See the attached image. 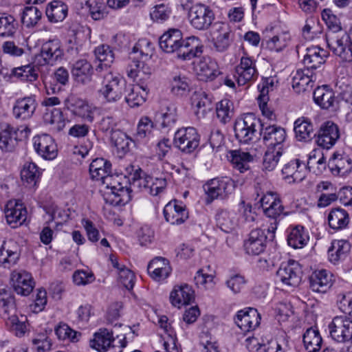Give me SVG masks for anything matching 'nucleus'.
Returning a JSON list of instances; mask_svg holds the SVG:
<instances>
[{
  "instance_id": "nucleus-1",
  "label": "nucleus",
  "mask_w": 352,
  "mask_h": 352,
  "mask_svg": "<svg viewBox=\"0 0 352 352\" xmlns=\"http://www.w3.org/2000/svg\"><path fill=\"white\" fill-rule=\"evenodd\" d=\"M111 171V164L96 170L95 173L89 172L93 179L102 181L104 184L107 185L110 193L114 196L113 201L116 204L124 205L131 200V191L126 186H122L118 182V186L113 185L110 180L112 179V175H110Z\"/></svg>"
},
{
  "instance_id": "nucleus-2",
  "label": "nucleus",
  "mask_w": 352,
  "mask_h": 352,
  "mask_svg": "<svg viewBox=\"0 0 352 352\" xmlns=\"http://www.w3.org/2000/svg\"><path fill=\"white\" fill-rule=\"evenodd\" d=\"M260 203L265 215L274 220L267 230V232L270 234V239H273L279 218L283 214L284 207L277 195L271 192L264 195L261 197Z\"/></svg>"
},
{
  "instance_id": "nucleus-3",
  "label": "nucleus",
  "mask_w": 352,
  "mask_h": 352,
  "mask_svg": "<svg viewBox=\"0 0 352 352\" xmlns=\"http://www.w3.org/2000/svg\"><path fill=\"white\" fill-rule=\"evenodd\" d=\"M187 17L191 27L199 31L209 30L215 19L214 13L211 8L201 3L192 5L188 10Z\"/></svg>"
},
{
  "instance_id": "nucleus-4",
  "label": "nucleus",
  "mask_w": 352,
  "mask_h": 352,
  "mask_svg": "<svg viewBox=\"0 0 352 352\" xmlns=\"http://www.w3.org/2000/svg\"><path fill=\"white\" fill-rule=\"evenodd\" d=\"M262 126L259 119L253 113H248L236 120L234 127L235 136L240 142L248 143L256 137Z\"/></svg>"
},
{
  "instance_id": "nucleus-5",
  "label": "nucleus",
  "mask_w": 352,
  "mask_h": 352,
  "mask_svg": "<svg viewBox=\"0 0 352 352\" xmlns=\"http://www.w3.org/2000/svg\"><path fill=\"white\" fill-rule=\"evenodd\" d=\"M235 187L234 182L230 177H217L208 181L204 186L207 195L206 203L214 199H224L232 192Z\"/></svg>"
},
{
  "instance_id": "nucleus-6",
  "label": "nucleus",
  "mask_w": 352,
  "mask_h": 352,
  "mask_svg": "<svg viewBox=\"0 0 352 352\" xmlns=\"http://www.w3.org/2000/svg\"><path fill=\"white\" fill-rule=\"evenodd\" d=\"M102 78V87L100 90L101 95L107 102H115L122 96L123 84L120 78L111 71L99 74Z\"/></svg>"
},
{
  "instance_id": "nucleus-7",
  "label": "nucleus",
  "mask_w": 352,
  "mask_h": 352,
  "mask_svg": "<svg viewBox=\"0 0 352 352\" xmlns=\"http://www.w3.org/2000/svg\"><path fill=\"white\" fill-rule=\"evenodd\" d=\"M174 144L181 151L191 153L199 144V135L193 127L182 128L175 133Z\"/></svg>"
},
{
  "instance_id": "nucleus-8",
  "label": "nucleus",
  "mask_w": 352,
  "mask_h": 352,
  "mask_svg": "<svg viewBox=\"0 0 352 352\" xmlns=\"http://www.w3.org/2000/svg\"><path fill=\"white\" fill-rule=\"evenodd\" d=\"M329 328L331 338L338 342L352 339V320L346 316L334 317Z\"/></svg>"
},
{
  "instance_id": "nucleus-9",
  "label": "nucleus",
  "mask_w": 352,
  "mask_h": 352,
  "mask_svg": "<svg viewBox=\"0 0 352 352\" xmlns=\"http://www.w3.org/2000/svg\"><path fill=\"white\" fill-rule=\"evenodd\" d=\"M302 274L300 264L294 260H290L286 263L281 264L276 272V276L284 285L296 287L301 281Z\"/></svg>"
},
{
  "instance_id": "nucleus-10",
  "label": "nucleus",
  "mask_w": 352,
  "mask_h": 352,
  "mask_svg": "<svg viewBox=\"0 0 352 352\" xmlns=\"http://www.w3.org/2000/svg\"><path fill=\"white\" fill-rule=\"evenodd\" d=\"M316 144L324 149H330L340 138L339 128L331 121L322 123L316 133Z\"/></svg>"
},
{
  "instance_id": "nucleus-11",
  "label": "nucleus",
  "mask_w": 352,
  "mask_h": 352,
  "mask_svg": "<svg viewBox=\"0 0 352 352\" xmlns=\"http://www.w3.org/2000/svg\"><path fill=\"white\" fill-rule=\"evenodd\" d=\"M267 239L265 230L259 228L252 230L243 242L245 253L251 256H256L263 253L266 248Z\"/></svg>"
},
{
  "instance_id": "nucleus-12",
  "label": "nucleus",
  "mask_w": 352,
  "mask_h": 352,
  "mask_svg": "<svg viewBox=\"0 0 352 352\" xmlns=\"http://www.w3.org/2000/svg\"><path fill=\"white\" fill-rule=\"evenodd\" d=\"M204 45L197 36H192L182 39L175 52L178 58L186 60L201 55Z\"/></svg>"
},
{
  "instance_id": "nucleus-13",
  "label": "nucleus",
  "mask_w": 352,
  "mask_h": 352,
  "mask_svg": "<svg viewBox=\"0 0 352 352\" xmlns=\"http://www.w3.org/2000/svg\"><path fill=\"white\" fill-rule=\"evenodd\" d=\"M4 212L7 223L13 228L23 225L27 219V209L20 200L9 201Z\"/></svg>"
},
{
  "instance_id": "nucleus-14",
  "label": "nucleus",
  "mask_w": 352,
  "mask_h": 352,
  "mask_svg": "<svg viewBox=\"0 0 352 352\" xmlns=\"http://www.w3.org/2000/svg\"><path fill=\"white\" fill-rule=\"evenodd\" d=\"M142 42H138L132 49L129 58V63L126 68V72L128 77L132 79H135L138 77L141 76L142 74H146L144 71V65L143 60H140L141 57L147 58L148 54L146 52H144L141 50Z\"/></svg>"
},
{
  "instance_id": "nucleus-15",
  "label": "nucleus",
  "mask_w": 352,
  "mask_h": 352,
  "mask_svg": "<svg viewBox=\"0 0 352 352\" xmlns=\"http://www.w3.org/2000/svg\"><path fill=\"white\" fill-rule=\"evenodd\" d=\"M328 45L343 61H352V41L348 34L342 33L331 38Z\"/></svg>"
},
{
  "instance_id": "nucleus-16",
  "label": "nucleus",
  "mask_w": 352,
  "mask_h": 352,
  "mask_svg": "<svg viewBox=\"0 0 352 352\" xmlns=\"http://www.w3.org/2000/svg\"><path fill=\"white\" fill-rule=\"evenodd\" d=\"M234 322L244 332H249L257 328L261 322V316L256 309L248 307L237 311Z\"/></svg>"
},
{
  "instance_id": "nucleus-17",
  "label": "nucleus",
  "mask_w": 352,
  "mask_h": 352,
  "mask_svg": "<svg viewBox=\"0 0 352 352\" xmlns=\"http://www.w3.org/2000/svg\"><path fill=\"white\" fill-rule=\"evenodd\" d=\"M258 75L255 62L250 57L243 56L235 68L234 76L239 86L254 80Z\"/></svg>"
},
{
  "instance_id": "nucleus-18",
  "label": "nucleus",
  "mask_w": 352,
  "mask_h": 352,
  "mask_svg": "<svg viewBox=\"0 0 352 352\" xmlns=\"http://www.w3.org/2000/svg\"><path fill=\"white\" fill-rule=\"evenodd\" d=\"M195 71L199 80H213L220 74L217 63L210 57H203L195 64Z\"/></svg>"
},
{
  "instance_id": "nucleus-19",
  "label": "nucleus",
  "mask_w": 352,
  "mask_h": 352,
  "mask_svg": "<svg viewBox=\"0 0 352 352\" xmlns=\"http://www.w3.org/2000/svg\"><path fill=\"white\" fill-rule=\"evenodd\" d=\"M33 144L36 153L45 160H53L57 155L56 145L49 135L43 134L34 137Z\"/></svg>"
},
{
  "instance_id": "nucleus-20",
  "label": "nucleus",
  "mask_w": 352,
  "mask_h": 352,
  "mask_svg": "<svg viewBox=\"0 0 352 352\" xmlns=\"http://www.w3.org/2000/svg\"><path fill=\"white\" fill-rule=\"evenodd\" d=\"M11 281L14 291L21 296H28L34 287L32 275L24 270L14 271L11 274Z\"/></svg>"
},
{
  "instance_id": "nucleus-21",
  "label": "nucleus",
  "mask_w": 352,
  "mask_h": 352,
  "mask_svg": "<svg viewBox=\"0 0 352 352\" xmlns=\"http://www.w3.org/2000/svg\"><path fill=\"white\" fill-rule=\"evenodd\" d=\"M41 56L45 64L54 65L63 56V50L58 39H50L41 47Z\"/></svg>"
},
{
  "instance_id": "nucleus-22",
  "label": "nucleus",
  "mask_w": 352,
  "mask_h": 352,
  "mask_svg": "<svg viewBox=\"0 0 352 352\" xmlns=\"http://www.w3.org/2000/svg\"><path fill=\"white\" fill-rule=\"evenodd\" d=\"M72 76L75 82L80 85H87L92 80L94 68L86 59L75 61L71 69Z\"/></svg>"
},
{
  "instance_id": "nucleus-23",
  "label": "nucleus",
  "mask_w": 352,
  "mask_h": 352,
  "mask_svg": "<svg viewBox=\"0 0 352 352\" xmlns=\"http://www.w3.org/2000/svg\"><path fill=\"white\" fill-rule=\"evenodd\" d=\"M164 216L166 221L172 225H179L188 218V212L182 204L176 200L168 203L164 208Z\"/></svg>"
},
{
  "instance_id": "nucleus-24",
  "label": "nucleus",
  "mask_w": 352,
  "mask_h": 352,
  "mask_svg": "<svg viewBox=\"0 0 352 352\" xmlns=\"http://www.w3.org/2000/svg\"><path fill=\"white\" fill-rule=\"evenodd\" d=\"M230 31L227 24L223 23H215L211 30L210 36L215 49L218 52L226 51L230 45Z\"/></svg>"
},
{
  "instance_id": "nucleus-25",
  "label": "nucleus",
  "mask_w": 352,
  "mask_h": 352,
  "mask_svg": "<svg viewBox=\"0 0 352 352\" xmlns=\"http://www.w3.org/2000/svg\"><path fill=\"white\" fill-rule=\"evenodd\" d=\"M68 103V108L71 109V111L75 116L89 122L94 121V113L96 109L95 107L89 104L86 100L76 97L69 98Z\"/></svg>"
},
{
  "instance_id": "nucleus-26",
  "label": "nucleus",
  "mask_w": 352,
  "mask_h": 352,
  "mask_svg": "<svg viewBox=\"0 0 352 352\" xmlns=\"http://www.w3.org/2000/svg\"><path fill=\"white\" fill-rule=\"evenodd\" d=\"M258 134L263 137V141L268 145V147L282 146V144L286 139V131L280 126L270 125L261 128Z\"/></svg>"
},
{
  "instance_id": "nucleus-27",
  "label": "nucleus",
  "mask_w": 352,
  "mask_h": 352,
  "mask_svg": "<svg viewBox=\"0 0 352 352\" xmlns=\"http://www.w3.org/2000/svg\"><path fill=\"white\" fill-rule=\"evenodd\" d=\"M316 80V74L309 69H298L292 77V87L296 93L310 91Z\"/></svg>"
},
{
  "instance_id": "nucleus-28",
  "label": "nucleus",
  "mask_w": 352,
  "mask_h": 352,
  "mask_svg": "<svg viewBox=\"0 0 352 352\" xmlns=\"http://www.w3.org/2000/svg\"><path fill=\"white\" fill-rule=\"evenodd\" d=\"M37 102L34 96H28L18 99L13 107V115L23 120L30 119L34 113Z\"/></svg>"
},
{
  "instance_id": "nucleus-29",
  "label": "nucleus",
  "mask_w": 352,
  "mask_h": 352,
  "mask_svg": "<svg viewBox=\"0 0 352 352\" xmlns=\"http://www.w3.org/2000/svg\"><path fill=\"white\" fill-rule=\"evenodd\" d=\"M147 270L153 280L162 281L170 276L172 268L167 259L156 257L148 263Z\"/></svg>"
},
{
  "instance_id": "nucleus-30",
  "label": "nucleus",
  "mask_w": 352,
  "mask_h": 352,
  "mask_svg": "<svg viewBox=\"0 0 352 352\" xmlns=\"http://www.w3.org/2000/svg\"><path fill=\"white\" fill-rule=\"evenodd\" d=\"M183 39L182 31L177 28H170L160 38V49L166 53L174 54Z\"/></svg>"
},
{
  "instance_id": "nucleus-31",
  "label": "nucleus",
  "mask_w": 352,
  "mask_h": 352,
  "mask_svg": "<svg viewBox=\"0 0 352 352\" xmlns=\"http://www.w3.org/2000/svg\"><path fill=\"white\" fill-rule=\"evenodd\" d=\"M113 332L106 328H101L94 335L90 340V346L99 352H105L111 347H115L116 338Z\"/></svg>"
},
{
  "instance_id": "nucleus-32",
  "label": "nucleus",
  "mask_w": 352,
  "mask_h": 352,
  "mask_svg": "<svg viewBox=\"0 0 352 352\" xmlns=\"http://www.w3.org/2000/svg\"><path fill=\"white\" fill-rule=\"evenodd\" d=\"M19 258L18 246L12 240L0 242V265L10 267L14 265Z\"/></svg>"
},
{
  "instance_id": "nucleus-33",
  "label": "nucleus",
  "mask_w": 352,
  "mask_h": 352,
  "mask_svg": "<svg viewBox=\"0 0 352 352\" xmlns=\"http://www.w3.org/2000/svg\"><path fill=\"white\" fill-rule=\"evenodd\" d=\"M195 298L194 291L187 284L175 286L170 294L172 305L178 308L190 304Z\"/></svg>"
},
{
  "instance_id": "nucleus-34",
  "label": "nucleus",
  "mask_w": 352,
  "mask_h": 352,
  "mask_svg": "<svg viewBox=\"0 0 352 352\" xmlns=\"http://www.w3.org/2000/svg\"><path fill=\"white\" fill-rule=\"evenodd\" d=\"M313 292L325 293L332 286V274L325 270L314 272L309 278Z\"/></svg>"
},
{
  "instance_id": "nucleus-35",
  "label": "nucleus",
  "mask_w": 352,
  "mask_h": 352,
  "mask_svg": "<svg viewBox=\"0 0 352 352\" xmlns=\"http://www.w3.org/2000/svg\"><path fill=\"white\" fill-rule=\"evenodd\" d=\"M327 52L318 46H313L307 49L303 63L307 69H316L326 61Z\"/></svg>"
},
{
  "instance_id": "nucleus-36",
  "label": "nucleus",
  "mask_w": 352,
  "mask_h": 352,
  "mask_svg": "<svg viewBox=\"0 0 352 352\" xmlns=\"http://www.w3.org/2000/svg\"><path fill=\"white\" fill-rule=\"evenodd\" d=\"M148 92V87L143 82L130 85L125 100L131 107H139L145 102Z\"/></svg>"
},
{
  "instance_id": "nucleus-37",
  "label": "nucleus",
  "mask_w": 352,
  "mask_h": 352,
  "mask_svg": "<svg viewBox=\"0 0 352 352\" xmlns=\"http://www.w3.org/2000/svg\"><path fill=\"white\" fill-rule=\"evenodd\" d=\"M329 167L333 175L344 176L352 170V160L347 155L334 153L329 160Z\"/></svg>"
},
{
  "instance_id": "nucleus-38",
  "label": "nucleus",
  "mask_w": 352,
  "mask_h": 352,
  "mask_svg": "<svg viewBox=\"0 0 352 352\" xmlns=\"http://www.w3.org/2000/svg\"><path fill=\"white\" fill-rule=\"evenodd\" d=\"M19 129H15L8 123H0V148L6 151H11L14 146V142L18 140Z\"/></svg>"
},
{
  "instance_id": "nucleus-39",
  "label": "nucleus",
  "mask_w": 352,
  "mask_h": 352,
  "mask_svg": "<svg viewBox=\"0 0 352 352\" xmlns=\"http://www.w3.org/2000/svg\"><path fill=\"white\" fill-rule=\"evenodd\" d=\"M94 53L96 58L100 62L96 69L98 74H101L110 71V65L114 60V54L111 47L107 45H101L95 49Z\"/></svg>"
},
{
  "instance_id": "nucleus-40",
  "label": "nucleus",
  "mask_w": 352,
  "mask_h": 352,
  "mask_svg": "<svg viewBox=\"0 0 352 352\" xmlns=\"http://www.w3.org/2000/svg\"><path fill=\"white\" fill-rule=\"evenodd\" d=\"M191 103L198 118L204 117L212 109V101L202 90L196 91L191 96Z\"/></svg>"
},
{
  "instance_id": "nucleus-41",
  "label": "nucleus",
  "mask_w": 352,
  "mask_h": 352,
  "mask_svg": "<svg viewBox=\"0 0 352 352\" xmlns=\"http://www.w3.org/2000/svg\"><path fill=\"white\" fill-rule=\"evenodd\" d=\"M294 130L295 138L299 142H309L316 135L312 123L303 117L295 121Z\"/></svg>"
},
{
  "instance_id": "nucleus-42",
  "label": "nucleus",
  "mask_w": 352,
  "mask_h": 352,
  "mask_svg": "<svg viewBox=\"0 0 352 352\" xmlns=\"http://www.w3.org/2000/svg\"><path fill=\"white\" fill-rule=\"evenodd\" d=\"M217 226L223 232L230 233L237 226L238 218L233 211L219 210L216 214Z\"/></svg>"
},
{
  "instance_id": "nucleus-43",
  "label": "nucleus",
  "mask_w": 352,
  "mask_h": 352,
  "mask_svg": "<svg viewBox=\"0 0 352 352\" xmlns=\"http://www.w3.org/2000/svg\"><path fill=\"white\" fill-rule=\"evenodd\" d=\"M314 100L322 109H328L333 107L335 95L327 85L317 87L314 91Z\"/></svg>"
},
{
  "instance_id": "nucleus-44",
  "label": "nucleus",
  "mask_w": 352,
  "mask_h": 352,
  "mask_svg": "<svg viewBox=\"0 0 352 352\" xmlns=\"http://www.w3.org/2000/svg\"><path fill=\"white\" fill-rule=\"evenodd\" d=\"M300 162L299 160H292L286 163L283 169L282 174L283 179L288 184H293L301 182L304 178V175L299 170Z\"/></svg>"
},
{
  "instance_id": "nucleus-45",
  "label": "nucleus",
  "mask_w": 352,
  "mask_h": 352,
  "mask_svg": "<svg viewBox=\"0 0 352 352\" xmlns=\"http://www.w3.org/2000/svg\"><path fill=\"white\" fill-rule=\"evenodd\" d=\"M349 221L348 212L340 208L332 209L328 215L329 225L333 230H338L345 228Z\"/></svg>"
},
{
  "instance_id": "nucleus-46",
  "label": "nucleus",
  "mask_w": 352,
  "mask_h": 352,
  "mask_svg": "<svg viewBox=\"0 0 352 352\" xmlns=\"http://www.w3.org/2000/svg\"><path fill=\"white\" fill-rule=\"evenodd\" d=\"M309 239L307 232L302 226H296L291 229L288 236V245L294 249L302 248Z\"/></svg>"
},
{
  "instance_id": "nucleus-47",
  "label": "nucleus",
  "mask_w": 352,
  "mask_h": 352,
  "mask_svg": "<svg viewBox=\"0 0 352 352\" xmlns=\"http://www.w3.org/2000/svg\"><path fill=\"white\" fill-rule=\"evenodd\" d=\"M68 8L61 1H54L46 8V15L50 21L57 23L63 21L67 14Z\"/></svg>"
},
{
  "instance_id": "nucleus-48",
  "label": "nucleus",
  "mask_w": 352,
  "mask_h": 352,
  "mask_svg": "<svg viewBox=\"0 0 352 352\" xmlns=\"http://www.w3.org/2000/svg\"><path fill=\"white\" fill-rule=\"evenodd\" d=\"M349 243L344 240H335L331 243L328 253L330 261L333 263L344 258L350 251Z\"/></svg>"
},
{
  "instance_id": "nucleus-49",
  "label": "nucleus",
  "mask_w": 352,
  "mask_h": 352,
  "mask_svg": "<svg viewBox=\"0 0 352 352\" xmlns=\"http://www.w3.org/2000/svg\"><path fill=\"white\" fill-rule=\"evenodd\" d=\"M322 342V339L320 333L316 329L309 328L303 335V343L308 352H318Z\"/></svg>"
},
{
  "instance_id": "nucleus-50",
  "label": "nucleus",
  "mask_w": 352,
  "mask_h": 352,
  "mask_svg": "<svg viewBox=\"0 0 352 352\" xmlns=\"http://www.w3.org/2000/svg\"><path fill=\"white\" fill-rule=\"evenodd\" d=\"M43 120L46 124H51L52 129L56 131H60L65 126V120L60 109H47L44 113Z\"/></svg>"
},
{
  "instance_id": "nucleus-51",
  "label": "nucleus",
  "mask_w": 352,
  "mask_h": 352,
  "mask_svg": "<svg viewBox=\"0 0 352 352\" xmlns=\"http://www.w3.org/2000/svg\"><path fill=\"white\" fill-rule=\"evenodd\" d=\"M40 175L38 166L33 162L25 163L21 171V180L30 187L36 185Z\"/></svg>"
},
{
  "instance_id": "nucleus-52",
  "label": "nucleus",
  "mask_w": 352,
  "mask_h": 352,
  "mask_svg": "<svg viewBox=\"0 0 352 352\" xmlns=\"http://www.w3.org/2000/svg\"><path fill=\"white\" fill-rule=\"evenodd\" d=\"M170 91L177 96L186 95L190 91V82L184 75L176 74L170 80Z\"/></svg>"
},
{
  "instance_id": "nucleus-53",
  "label": "nucleus",
  "mask_w": 352,
  "mask_h": 352,
  "mask_svg": "<svg viewBox=\"0 0 352 352\" xmlns=\"http://www.w3.org/2000/svg\"><path fill=\"white\" fill-rule=\"evenodd\" d=\"M282 154V146L268 147L263 157V168L268 171L274 170L276 167Z\"/></svg>"
},
{
  "instance_id": "nucleus-54",
  "label": "nucleus",
  "mask_w": 352,
  "mask_h": 352,
  "mask_svg": "<svg viewBox=\"0 0 352 352\" xmlns=\"http://www.w3.org/2000/svg\"><path fill=\"white\" fill-rule=\"evenodd\" d=\"M126 174L130 184L134 187H138L140 190H144L147 192L148 186V175L144 177H141V169L135 168L133 166L129 165L126 168Z\"/></svg>"
},
{
  "instance_id": "nucleus-55",
  "label": "nucleus",
  "mask_w": 352,
  "mask_h": 352,
  "mask_svg": "<svg viewBox=\"0 0 352 352\" xmlns=\"http://www.w3.org/2000/svg\"><path fill=\"white\" fill-rule=\"evenodd\" d=\"M18 23L13 16L7 13L0 14V36H12L16 32Z\"/></svg>"
},
{
  "instance_id": "nucleus-56",
  "label": "nucleus",
  "mask_w": 352,
  "mask_h": 352,
  "mask_svg": "<svg viewBox=\"0 0 352 352\" xmlns=\"http://www.w3.org/2000/svg\"><path fill=\"white\" fill-rule=\"evenodd\" d=\"M252 160V157L249 153L241 151H232L231 152V163L241 173L249 169L248 163Z\"/></svg>"
},
{
  "instance_id": "nucleus-57",
  "label": "nucleus",
  "mask_w": 352,
  "mask_h": 352,
  "mask_svg": "<svg viewBox=\"0 0 352 352\" xmlns=\"http://www.w3.org/2000/svg\"><path fill=\"white\" fill-rule=\"evenodd\" d=\"M41 16L42 12L37 7L27 6L23 12L21 21L27 28H32L38 23Z\"/></svg>"
},
{
  "instance_id": "nucleus-58",
  "label": "nucleus",
  "mask_w": 352,
  "mask_h": 352,
  "mask_svg": "<svg viewBox=\"0 0 352 352\" xmlns=\"http://www.w3.org/2000/svg\"><path fill=\"white\" fill-rule=\"evenodd\" d=\"M289 41V34L284 32L274 36L267 41L266 46L268 50L278 52L286 47Z\"/></svg>"
},
{
  "instance_id": "nucleus-59",
  "label": "nucleus",
  "mask_w": 352,
  "mask_h": 352,
  "mask_svg": "<svg viewBox=\"0 0 352 352\" xmlns=\"http://www.w3.org/2000/svg\"><path fill=\"white\" fill-rule=\"evenodd\" d=\"M157 122H160L162 127H169L173 124L177 119V110L174 105H169L165 111H162L156 116Z\"/></svg>"
},
{
  "instance_id": "nucleus-60",
  "label": "nucleus",
  "mask_w": 352,
  "mask_h": 352,
  "mask_svg": "<svg viewBox=\"0 0 352 352\" xmlns=\"http://www.w3.org/2000/svg\"><path fill=\"white\" fill-rule=\"evenodd\" d=\"M12 74L23 81L32 82L38 78L36 70L30 65L14 68L12 71Z\"/></svg>"
},
{
  "instance_id": "nucleus-61",
  "label": "nucleus",
  "mask_w": 352,
  "mask_h": 352,
  "mask_svg": "<svg viewBox=\"0 0 352 352\" xmlns=\"http://www.w3.org/2000/svg\"><path fill=\"white\" fill-rule=\"evenodd\" d=\"M55 333L60 340H69L72 342H77L80 333L71 329L65 323H60L55 329Z\"/></svg>"
},
{
  "instance_id": "nucleus-62",
  "label": "nucleus",
  "mask_w": 352,
  "mask_h": 352,
  "mask_svg": "<svg viewBox=\"0 0 352 352\" xmlns=\"http://www.w3.org/2000/svg\"><path fill=\"white\" fill-rule=\"evenodd\" d=\"M231 106V102L227 99L222 100L217 104V116L223 123H226L232 116Z\"/></svg>"
},
{
  "instance_id": "nucleus-63",
  "label": "nucleus",
  "mask_w": 352,
  "mask_h": 352,
  "mask_svg": "<svg viewBox=\"0 0 352 352\" xmlns=\"http://www.w3.org/2000/svg\"><path fill=\"white\" fill-rule=\"evenodd\" d=\"M111 141L118 151L125 153L129 150L130 140L127 135L120 131H114L111 134Z\"/></svg>"
},
{
  "instance_id": "nucleus-64",
  "label": "nucleus",
  "mask_w": 352,
  "mask_h": 352,
  "mask_svg": "<svg viewBox=\"0 0 352 352\" xmlns=\"http://www.w3.org/2000/svg\"><path fill=\"white\" fill-rule=\"evenodd\" d=\"M0 308L3 312V318H8L12 315H15V304L14 297L10 294H6L0 298Z\"/></svg>"
}]
</instances>
